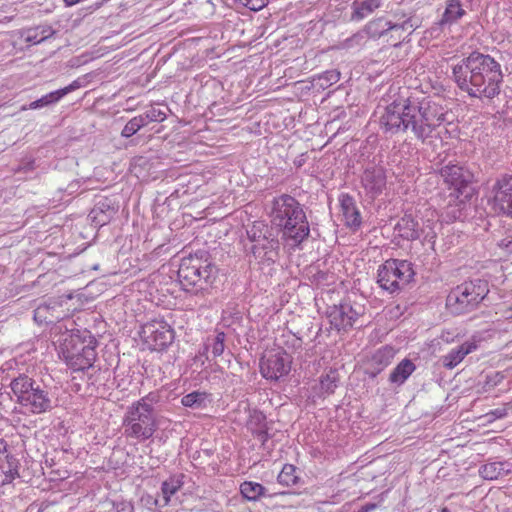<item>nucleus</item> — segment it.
<instances>
[{
    "label": "nucleus",
    "mask_w": 512,
    "mask_h": 512,
    "mask_svg": "<svg viewBox=\"0 0 512 512\" xmlns=\"http://www.w3.org/2000/svg\"><path fill=\"white\" fill-rule=\"evenodd\" d=\"M81 0H64V2L68 5V6H72V5H75L77 3H79Z\"/></svg>",
    "instance_id": "obj_56"
},
{
    "label": "nucleus",
    "mask_w": 512,
    "mask_h": 512,
    "mask_svg": "<svg viewBox=\"0 0 512 512\" xmlns=\"http://www.w3.org/2000/svg\"><path fill=\"white\" fill-rule=\"evenodd\" d=\"M439 174L457 198L470 199L473 194L474 174L465 166L448 163L439 169Z\"/></svg>",
    "instance_id": "obj_10"
},
{
    "label": "nucleus",
    "mask_w": 512,
    "mask_h": 512,
    "mask_svg": "<svg viewBox=\"0 0 512 512\" xmlns=\"http://www.w3.org/2000/svg\"><path fill=\"white\" fill-rule=\"evenodd\" d=\"M118 212V206L109 198H101L92 208L89 217L96 226H104Z\"/></svg>",
    "instance_id": "obj_18"
},
{
    "label": "nucleus",
    "mask_w": 512,
    "mask_h": 512,
    "mask_svg": "<svg viewBox=\"0 0 512 512\" xmlns=\"http://www.w3.org/2000/svg\"><path fill=\"white\" fill-rule=\"evenodd\" d=\"M340 206L345 219V225L351 229H358L361 226L362 218L354 198L349 194L340 196Z\"/></svg>",
    "instance_id": "obj_20"
},
{
    "label": "nucleus",
    "mask_w": 512,
    "mask_h": 512,
    "mask_svg": "<svg viewBox=\"0 0 512 512\" xmlns=\"http://www.w3.org/2000/svg\"><path fill=\"white\" fill-rule=\"evenodd\" d=\"M20 37L28 44L35 45L51 38L56 31L48 24L37 25L20 30Z\"/></svg>",
    "instance_id": "obj_22"
},
{
    "label": "nucleus",
    "mask_w": 512,
    "mask_h": 512,
    "mask_svg": "<svg viewBox=\"0 0 512 512\" xmlns=\"http://www.w3.org/2000/svg\"><path fill=\"white\" fill-rule=\"evenodd\" d=\"M97 340L89 331L71 332L64 336L60 350L67 364L74 370H88L96 359Z\"/></svg>",
    "instance_id": "obj_7"
},
{
    "label": "nucleus",
    "mask_w": 512,
    "mask_h": 512,
    "mask_svg": "<svg viewBox=\"0 0 512 512\" xmlns=\"http://www.w3.org/2000/svg\"><path fill=\"white\" fill-rule=\"evenodd\" d=\"M140 116L142 117L146 126L151 122H162L166 119L165 112L155 107H151L143 114H140Z\"/></svg>",
    "instance_id": "obj_40"
},
{
    "label": "nucleus",
    "mask_w": 512,
    "mask_h": 512,
    "mask_svg": "<svg viewBox=\"0 0 512 512\" xmlns=\"http://www.w3.org/2000/svg\"><path fill=\"white\" fill-rule=\"evenodd\" d=\"M509 313L510 314H509L508 318H512V307L509 308Z\"/></svg>",
    "instance_id": "obj_59"
},
{
    "label": "nucleus",
    "mask_w": 512,
    "mask_h": 512,
    "mask_svg": "<svg viewBox=\"0 0 512 512\" xmlns=\"http://www.w3.org/2000/svg\"><path fill=\"white\" fill-rule=\"evenodd\" d=\"M339 383V373L337 369H329L328 372L320 377V391L322 395L329 396L335 392Z\"/></svg>",
    "instance_id": "obj_33"
},
{
    "label": "nucleus",
    "mask_w": 512,
    "mask_h": 512,
    "mask_svg": "<svg viewBox=\"0 0 512 512\" xmlns=\"http://www.w3.org/2000/svg\"><path fill=\"white\" fill-rule=\"evenodd\" d=\"M143 500L145 501L146 505H149V506H159L160 507V504H162V502L157 498V497H153V496H150L148 495L147 497L143 498Z\"/></svg>",
    "instance_id": "obj_47"
},
{
    "label": "nucleus",
    "mask_w": 512,
    "mask_h": 512,
    "mask_svg": "<svg viewBox=\"0 0 512 512\" xmlns=\"http://www.w3.org/2000/svg\"><path fill=\"white\" fill-rule=\"evenodd\" d=\"M159 402V395L156 392H150L145 397L141 398L140 400L132 403L133 406L136 407H147V410L152 413L156 414L154 405Z\"/></svg>",
    "instance_id": "obj_41"
},
{
    "label": "nucleus",
    "mask_w": 512,
    "mask_h": 512,
    "mask_svg": "<svg viewBox=\"0 0 512 512\" xmlns=\"http://www.w3.org/2000/svg\"><path fill=\"white\" fill-rule=\"evenodd\" d=\"M446 114L444 107L433 100L401 97L384 108L379 124L385 134L393 136L410 131L424 143L446 120Z\"/></svg>",
    "instance_id": "obj_1"
},
{
    "label": "nucleus",
    "mask_w": 512,
    "mask_h": 512,
    "mask_svg": "<svg viewBox=\"0 0 512 512\" xmlns=\"http://www.w3.org/2000/svg\"><path fill=\"white\" fill-rule=\"evenodd\" d=\"M490 415L494 416L495 418H503L507 415V408H496L490 412Z\"/></svg>",
    "instance_id": "obj_48"
},
{
    "label": "nucleus",
    "mask_w": 512,
    "mask_h": 512,
    "mask_svg": "<svg viewBox=\"0 0 512 512\" xmlns=\"http://www.w3.org/2000/svg\"><path fill=\"white\" fill-rule=\"evenodd\" d=\"M492 193L494 212L512 218V174L500 175L492 187Z\"/></svg>",
    "instance_id": "obj_11"
},
{
    "label": "nucleus",
    "mask_w": 512,
    "mask_h": 512,
    "mask_svg": "<svg viewBox=\"0 0 512 512\" xmlns=\"http://www.w3.org/2000/svg\"><path fill=\"white\" fill-rule=\"evenodd\" d=\"M247 238L252 244L263 242L268 237L274 235L272 228L269 227L264 221H254L246 228Z\"/></svg>",
    "instance_id": "obj_28"
},
{
    "label": "nucleus",
    "mask_w": 512,
    "mask_h": 512,
    "mask_svg": "<svg viewBox=\"0 0 512 512\" xmlns=\"http://www.w3.org/2000/svg\"><path fill=\"white\" fill-rule=\"evenodd\" d=\"M240 492L248 501H257L265 495L266 488L260 483L245 481L240 485Z\"/></svg>",
    "instance_id": "obj_34"
},
{
    "label": "nucleus",
    "mask_w": 512,
    "mask_h": 512,
    "mask_svg": "<svg viewBox=\"0 0 512 512\" xmlns=\"http://www.w3.org/2000/svg\"><path fill=\"white\" fill-rule=\"evenodd\" d=\"M218 273L219 269L209 252L198 250L181 260L177 276L184 291L198 295L212 287Z\"/></svg>",
    "instance_id": "obj_4"
},
{
    "label": "nucleus",
    "mask_w": 512,
    "mask_h": 512,
    "mask_svg": "<svg viewBox=\"0 0 512 512\" xmlns=\"http://www.w3.org/2000/svg\"><path fill=\"white\" fill-rule=\"evenodd\" d=\"M58 101H60L59 95L57 94L56 91H53V92H50V93L42 96L41 98H39L35 101H32L28 105H23L21 107V110L25 111L27 109H39V108L57 103Z\"/></svg>",
    "instance_id": "obj_36"
},
{
    "label": "nucleus",
    "mask_w": 512,
    "mask_h": 512,
    "mask_svg": "<svg viewBox=\"0 0 512 512\" xmlns=\"http://www.w3.org/2000/svg\"><path fill=\"white\" fill-rule=\"evenodd\" d=\"M381 0H354L352 3V21H360L381 7Z\"/></svg>",
    "instance_id": "obj_27"
},
{
    "label": "nucleus",
    "mask_w": 512,
    "mask_h": 512,
    "mask_svg": "<svg viewBox=\"0 0 512 512\" xmlns=\"http://www.w3.org/2000/svg\"><path fill=\"white\" fill-rule=\"evenodd\" d=\"M146 343L152 350L162 351L174 340V330L165 322L149 323L143 327Z\"/></svg>",
    "instance_id": "obj_13"
},
{
    "label": "nucleus",
    "mask_w": 512,
    "mask_h": 512,
    "mask_svg": "<svg viewBox=\"0 0 512 512\" xmlns=\"http://www.w3.org/2000/svg\"><path fill=\"white\" fill-rule=\"evenodd\" d=\"M383 371V369H380L379 367H369L366 369V374L370 378H375L378 374H380Z\"/></svg>",
    "instance_id": "obj_49"
},
{
    "label": "nucleus",
    "mask_w": 512,
    "mask_h": 512,
    "mask_svg": "<svg viewBox=\"0 0 512 512\" xmlns=\"http://www.w3.org/2000/svg\"><path fill=\"white\" fill-rule=\"evenodd\" d=\"M512 472V464L508 462H490L479 468V475L485 480H496Z\"/></svg>",
    "instance_id": "obj_25"
},
{
    "label": "nucleus",
    "mask_w": 512,
    "mask_h": 512,
    "mask_svg": "<svg viewBox=\"0 0 512 512\" xmlns=\"http://www.w3.org/2000/svg\"><path fill=\"white\" fill-rule=\"evenodd\" d=\"M327 318L330 324L336 330L347 331L350 329V321L348 320V312L344 309V299L338 305H331L326 310Z\"/></svg>",
    "instance_id": "obj_23"
},
{
    "label": "nucleus",
    "mask_w": 512,
    "mask_h": 512,
    "mask_svg": "<svg viewBox=\"0 0 512 512\" xmlns=\"http://www.w3.org/2000/svg\"><path fill=\"white\" fill-rule=\"evenodd\" d=\"M396 354V350L391 346H384L378 349L372 356L370 360L371 367H379L380 369H385L392 363Z\"/></svg>",
    "instance_id": "obj_31"
},
{
    "label": "nucleus",
    "mask_w": 512,
    "mask_h": 512,
    "mask_svg": "<svg viewBox=\"0 0 512 512\" xmlns=\"http://www.w3.org/2000/svg\"><path fill=\"white\" fill-rule=\"evenodd\" d=\"M505 378V375L501 371H496L485 376V381L482 385L484 392H489L496 386H498Z\"/></svg>",
    "instance_id": "obj_39"
},
{
    "label": "nucleus",
    "mask_w": 512,
    "mask_h": 512,
    "mask_svg": "<svg viewBox=\"0 0 512 512\" xmlns=\"http://www.w3.org/2000/svg\"><path fill=\"white\" fill-rule=\"evenodd\" d=\"M457 87L471 98L494 99L501 92L504 74L491 55L472 51L452 67Z\"/></svg>",
    "instance_id": "obj_2"
},
{
    "label": "nucleus",
    "mask_w": 512,
    "mask_h": 512,
    "mask_svg": "<svg viewBox=\"0 0 512 512\" xmlns=\"http://www.w3.org/2000/svg\"><path fill=\"white\" fill-rule=\"evenodd\" d=\"M415 370L416 365L412 360L405 358L391 371L388 380L390 384L399 387L406 382Z\"/></svg>",
    "instance_id": "obj_24"
},
{
    "label": "nucleus",
    "mask_w": 512,
    "mask_h": 512,
    "mask_svg": "<svg viewBox=\"0 0 512 512\" xmlns=\"http://www.w3.org/2000/svg\"><path fill=\"white\" fill-rule=\"evenodd\" d=\"M466 14L461 0H447L446 8L440 20L441 25L456 23Z\"/></svg>",
    "instance_id": "obj_29"
},
{
    "label": "nucleus",
    "mask_w": 512,
    "mask_h": 512,
    "mask_svg": "<svg viewBox=\"0 0 512 512\" xmlns=\"http://www.w3.org/2000/svg\"><path fill=\"white\" fill-rule=\"evenodd\" d=\"M270 218L272 225L281 231L282 237L293 245H300L310 235L304 205L289 194L273 198Z\"/></svg>",
    "instance_id": "obj_3"
},
{
    "label": "nucleus",
    "mask_w": 512,
    "mask_h": 512,
    "mask_svg": "<svg viewBox=\"0 0 512 512\" xmlns=\"http://www.w3.org/2000/svg\"><path fill=\"white\" fill-rule=\"evenodd\" d=\"M383 371V369H380L379 367H369L366 369V374L370 378H375L378 374H380Z\"/></svg>",
    "instance_id": "obj_50"
},
{
    "label": "nucleus",
    "mask_w": 512,
    "mask_h": 512,
    "mask_svg": "<svg viewBox=\"0 0 512 512\" xmlns=\"http://www.w3.org/2000/svg\"><path fill=\"white\" fill-rule=\"evenodd\" d=\"M441 512H450V510H449L447 507H443V508L441 509Z\"/></svg>",
    "instance_id": "obj_58"
},
{
    "label": "nucleus",
    "mask_w": 512,
    "mask_h": 512,
    "mask_svg": "<svg viewBox=\"0 0 512 512\" xmlns=\"http://www.w3.org/2000/svg\"><path fill=\"white\" fill-rule=\"evenodd\" d=\"M280 242L274 235L268 237L263 242L252 244L249 248L250 254L260 265L270 266L276 262L279 257Z\"/></svg>",
    "instance_id": "obj_14"
},
{
    "label": "nucleus",
    "mask_w": 512,
    "mask_h": 512,
    "mask_svg": "<svg viewBox=\"0 0 512 512\" xmlns=\"http://www.w3.org/2000/svg\"><path fill=\"white\" fill-rule=\"evenodd\" d=\"M184 474H177L170 476L161 484L162 504L160 507H165L170 503L171 497L176 494L184 484Z\"/></svg>",
    "instance_id": "obj_26"
},
{
    "label": "nucleus",
    "mask_w": 512,
    "mask_h": 512,
    "mask_svg": "<svg viewBox=\"0 0 512 512\" xmlns=\"http://www.w3.org/2000/svg\"><path fill=\"white\" fill-rule=\"evenodd\" d=\"M361 183L371 198L379 196L386 187V174L381 166H368L361 177Z\"/></svg>",
    "instance_id": "obj_15"
},
{
    "label": "nucleus",
    "mask_w": 512,
    "mask_h": 512,
    "mask_svg": "<svg viewBox=\"0 0 512 512\" xmlns=\"http://www.w3.org/2000/svg\"><path fill=\"white\" fill-rule=\"evenodd\" d=\"M376 508V504H366L365 506H363L360 510V512H368L370 510H373Z\"/></svg>",
    "instance_id": "obj_55"
},
{
    "label": "nucleus",
    "mask_w": 512,
    "mask_h": 512,
    "mask_svg": "<svg viewBox=\"0 0 512 512\" xmlns=\"http://www.w3.org/2000/svg\"><path fill=\"white\" fill-rule=\"evenodd\" d=\"M226 334L223 331H217L215 337L212 340V354L214 357H218L223 354L225 349Z\"/></svg>",
    "instance_id": "obj_43"
},
{
    "label": "nucleus",
    "mask_w": 512,
    "mask_h": 512,
    "mask_svg": "<svg viewBox=\"0 0 512 512\" xmlns=\"http://www.w3.org/2000/svg\"><path fill=\"white\" fill-rule=\"evenodd\" d=\"M394 231L398 237L407 241L417 240L421 235L419 222L411 214L401 217L396 223Z\"/></svg>",
    "instance_id": "obj_21"
},
{
    "label": "nucleus",
    "mask_w": 512,
    "mask_h": 512,
    "mask_svg": "<svg viewBox=\"0 0 512 512\" xmlns=\"http://www.w3.org/2000/svg\"><path fill=\"white\" fill-rule=\"evenodd\" d=\"M80 87V84L78 81H73L71 84H69L68 86L64 87V88H61V89H58L56 90L57 94L59 95V98L60 100L66 96L67 94H69L70 92L78 89Z\"/></svg>",
    "instance_id": "obj_46"
},
{
    "label": "nucleus",
    "mask_w": 512,
    "mask_h": 512,
    "mask_svg": "<svg viewBox=\"0 0 512 512\" xmlns=\"http://www.w3.org/2000/svg\"><path fill=\"white\" fill-rule=\"evenodd\" d=\"M10 388L15 397V403L30 414H44L56 407L54 393L43 380L19 373L11 379Z\"/></svg>",
    "instance_id": "obj_5"
},
{
    "label": "nucleus",
    "mask_w": 512,
    "mask_h": 512,
    "mask_svg": "<svg viewBox=\"0 0 512 512\" xmlns=\"http://www.w3.org/2000/svg\"><path fill=\"white\" fill-rule=\"evenodd\" d=\"M41 312V308H38L37 311H36V314H35V317H37V315Z\"/></svg>",
    "instance_id": "obj_60"
},
{
    "label": "nucleus",
    "mask_w": 512,
    "mask_h": 512,
    "mask_svg": "<svg viewBox=\"0 0 512 512\" xmlns=\"http://www.w3.org/2000/svg\"><path fill=\"white\" fill-rule=\"evenodd\" d=\"M413 264L407 260L388 259L378 268L377 283L390 294L398 293L413 281Z\"/></svg>",
    "instance_id": "obj_8"
},
{
    "label": "nucleus",
    "mask_w": 512,
    "mask_h": 512,
    "mask_svg": "<svg viewBox=\"0 0 512 512\" xmlns=\"http://www.w3.org/2000/svg\"><path fill=\"white\" fill-rule=\"evenodd\" d=\"M344 309L348 312V320L350 321V329L353 327L356 320L365 312V308L361 304H352L349 299H344Z\"/></svg>",
    "instance_id": "obj_38"
},
{
    "label": "nucleus",
    "mask_w": 512,
    "mask_h": 512,
    "mask_svg": "<svg viewBox=\"0 0 512 512\" xmlns=\"http://www.w3.org/2000/svg\"><path fill=\"white\" fill-rule=\"evenodd\" d=\"M327 273L326 272H323V271H318L315 275H314V278L315 280L317 281H325L327 280Z\"/></svg>",
    "instance_id": "obj_53"
},
{
    "label": "nucleus",
    "mask_w": 512,
    "mask_h": 512,
    "mask_svg": "<svg viewBox=\"0 0 512 512\" xmlns=\"http://www.w3.org/2000/svg\"><path fill=\"white\" fill-rule=\"evenodd\" d=\"M297 468L292 464H285L278 474V483L284 486H292L298 483L299 477L296 475Z\"/></svg>",
    "instance_id": "obj_35"
},
{
    "label": "nucleus",
    "mask_w": 512,
    "mask_h": 512,
    "mask_svg": "<svg viewBox=\"0 0 512 512\" xmlns=\"http://www.w3.org/2000/svg\"><path fill=\"white\" fill-rule=\"evenodd\" d=\"M339 79L340 72L338 70H328L318 77V84L321 88L325 89L338 82Z\"/></svg>",
    "instance_id": "obj_42"
},
{
    "label": "nucleus",
    "mask_w": 512,
    "mask_h": 512,
    "mask_svg": "<svg viewBox=\"0 0 512 512\" xmlns=\"http://www.w3.org/2000/svg\"><path fill=\"white\" fill-rule=\"evenodd\" d=\"M419 20L418 18L416 17H409L408 19H406L405 21H403L402 23H395L392 25L393 27V31H396V30H403V31H410V33L412 31H414L415 29H417L419 27Z\"/></svg>",
    "instance_id": "obj_44"
},
{
    "label": "nucleus",
    "mask_w": 512,
    "mask_h": 512,
    "mask_svg": "<svg viewBox=\"0 0 512 512\" xmlns=\"http://www.w3.org/2000/svg\"><path fill=\"white\" fill-rule=\"evenodd\" d=\"M7 452H0V474L3 477L2 486L12 483L20 478L21 463L13 453L14 448L7 442Z\"/></svg>",
    "instance_id": "obj_16"
},
{
    "label": "nucleus",
    "mask_w": 512,
    "mask_h": 512,
    "mask_svg": "<svg viewBox=\"0 0 512 512\" xmlns=\"http://www.w3.org/2000/svg\"><path fill=\"white\" fill-rule=\"evenodd\" d=\"M489 292V282L486 279L464 281L449 292L446 307L454 316L468 314L478 309Z\"/></svg>",
    "instance_id": "obj_6"
},
{
    "label": "nucleus",
    "mask_w": 512,
    "mask_h": 512,
    "mask_svg": "<svg viewBox=\"0 0 512 512\" xmlns=\"http://www.w3.org/2000/svg\"><path fill=\"white\" fill-rule=\"evenodd\" d=\"M460 214H461L460 211H453V215H452L453 219L454 220L458 219L460 217Z\"/></svg>",
    "instance_id": "obj_57"
},
{
    "label": "nucleus",
    "mask_w": 512,
    "mask_h": 512,
    "mask_svg": "<svg viewBox=\"0 0 512 512\" xmlns=\"http://www.w3.org/2000/svg\"><path fill=\"white\" fill-rule=\"evenodd\" d=\"M122 427L127 438L139 442L150 439L158 428L156 414H152L147 407L129 406L124 414Z\"/></svg>",
    "instance_id": "obj_9"
},
{
    "label": "nucleus",
    "mask_w": 512,
    "mask_h": 512,
    "mask_svg": "<svg viewBox=\"0 0 512 512\" xmlns=\"http://www.w3.org/2000/svg\"><path fill=\"white\" fill-rule=\"evenodd\" d=\"M21 169H23L25 172L33 170L34 169V161L27 162Z\"/></svg>",
    "instance_id": "obj_54"
},
{
    "label": "nucleus",
    "mask_w": 512,
    "mask_h": 512,
    "mask_svg": "<svg viewBox=\"0 0 512 512\" xmlns=\"http://www.w3.org/2000/svg\"><path fill=\"white\" fill-rule=\"evenodd\" d=\"M499 246L502 248L512 250V237L502 239Z\"/></svg>",
    "instance_id": "obj_51"
},
{
    "label": "nucleus",
    "mask_w": 512,
    "mask_h": 512,
    "mask_svg": "<svg viewBox=\"0 0 512 512\" xmlns=\"http://www.w3.org/2000/svg\"><path fill=\"white\" fill-rule=\"evenodd\" d=\"M393 23L387 21L385 18L380 17L370 21L364 28V32L369 38H380L388 31H393Z\"/></svg>",
    "instance_id": "obj_30"
},
{
    "label": "nucleus",
    "mask_w": 512,
    "mask_h": 512,
    "mask_svg": "<svg viewBox=\"0 0 512 512\" xmlns=\"http://www.w3.org/2000/svg\"><path fill=\"white\" fill-rule=\"evenodd\" d=\"M247 428L261 442L262 446H265L267 441L272 438V435L269 433L270 426L266 415L260 410H253L250 413Z\"/></svg>",
    "instance_id": "obj_17"
},
{
    "label": "nucleus",
    "mask_w": 512,
    "mask_h": 512,
    "mask_svg": "<svg viewBox=\"0 0 512 512\" xmlns=\"http://www.w3.org/2000/svg\"><path fill=\"white\" fill-rule=\"evenodd\" d=\"M259 368L265 379L278 381L290 372L291 356L285 351L269 353L260 359Z\"/></svg>",
    "instance_id": "obj_12"
},
{
    "label": "nucleus",
    "mask_w": 512,
    "mask_h": 512,
    "mask_svg": "<svg viewBox=\"0 0 512 512\" xmlns=\"http://www.w3.org/2000/svg\"><path fill=\"white\" fill-rule=\"evenodd\" d=\"M209 403V394L200 391L188 393L181 399V404L191 409H204Z\"/></svg>",
    "instance_id": "obj_32"
},
{
    "label": "nucleus",
    "mask_w": 512,
    "mask_h": 512,
    "mask_svg": "<svg viewBox=\"0 0 512 512\" xmlns=\"http://www.w3.org/2000/svg\"><path fill=\"white\" fill-rule=\"evenodd\" d=\"M236 5H241L252 11H259L267 5V0H233Z\"/></svg>",
    "instance_id": "obj_45"
},
{
    "label": "nucleus",
    "mask_w": 512,
    "mask_h": 512,
    "mask_svg": "<svg viewBox=\"0 0 512 512\" xmlns=\"http://www.w3.org/2000/svg\"><path fill=\"white\" fill-rule=\"evenodd\" d=\"M7 441L3 438H0V452H7ZM0 477H3L2 473L0 474ZM2 478H0V487L2 486Z\"/></svg>",
    "instance_id": "obj_52"
},
{
    "label": "nucleus",
    "mask_w": 512,
    "mask_h": 512,
    "mask_svg": "<svg viewBox=\"0 0 512 512\" xmlns=\"http://www.w3.org/2000/svg\"><path fill=\"white\" fill-rule=\"evenodd\" d=\"M145 123L140 115L130 119L121 131V136L130 138L135 135L141 128L145 127Z\"/></svg>",
    "instance_id": "obj_37"
},
{
    "label": "nucleus",
    "mask_w": 512,
    "mask_h": 512,
    "mask_svg": "<svg viewBox=\"0 0 512 512\" xmlns=\"http://www.w3.org/2000/svg\"><path fill=\"white\" fill-rule=\"evenodd\" d=\"M477 348L478 345L475 340L465 341L442 356L441 363L446 369L452 370L460 364L468 354L476 351Z\"/></svg>",
    "instance_id": "obj_19"
}]
</instances>
